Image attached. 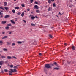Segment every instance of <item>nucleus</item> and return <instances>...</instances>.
<instances>
[{
  "instance_id": "69168bd1",
  "label": "nucleus",
  "mask_w": 76,
  "mask_h": 76,
  "mask_svg": "<svg viewBox=\"0 0 76 76\" xmlns=\"http://www.w3.org/2000/svg\"><path fill=\"white\" fill-rule=\"evenodd\" d=\"M51 28H53V27H51Z\"/></svg>"
},
{
  "instance_id": "774afa93",
  "label": "nucleus",
  "mask_w": 76,
  "mask_h": 76,
  "mask_svg": "<svg viewBox=\"0 0 76 76\" xmlns=\"http://www.w3.org/2000/svg\"><path fill=\"white\" fill-rule=\"evenodd\" d=\"M52 65L53 66V64H52Z\"/></svg>"
},
{
  "instance_id": "a19ab883",
  "label": "nucleus",
  "mask_w": 76,
  "mask_h": 76,
  "mask_svg": "<svg viewBox=\"0 0 76 76\" xmlns=\"http://www.w3.org/2000/svg\"><path fill=\"white\" fill-rule=\"evenodd\" d=\"M48 11H50V10H51V9L50 7L49 8V9H48Z\"/></svg>"
},
{
  "instance_id": "412c9836",
  "label": "nucleus",
  "mask_w": 76,
  "mask_h": 76,
  "mask_svg": "<svg viewBox=\"0 0 76 76\" xmlns=\"http://www.w3.org/2000/svg\"><path fill=\"white\" fill-rule=\"evenodd\" d=\"M48 3H49V4H50L51 3V0H48Z\"/></svg>"
},
{
  "instance_id": "6ab92c4d",
  "label": "nucleus",
  "mask_w": 76,
  "mask_h": 76,
  "mask_svg": "<svg viewBox=\"0 0 76 76\" xmlns=\"http://www.w3.org/2000/svg\"><path fill=\"white\" fill-rule=\"evenodd\" d=\"M21 12H18V13H17V14L18 15H21Z\"/></svg>"
},
{
  "instance_id": "f704fd0d",
  "label": "nucleus",
  "mask_w": 76,
  "mask_h": 76,
  "mask_svg": "<svg viewBox=\"0 0 76 76\" xmlns=\"http://www.w3.org/2000/svg\"><path fill=\"white\" fill-rule=\"evenodd\" d=\"M49 37H50V38H53V36H52V35H50Z\"/></svg>"
},
{
  "instance_id": "8fccbe9b",
  "label": "nucleus",
  "mask_w": 76,
  "mask_h": 76,
  "mask_svg": "<svg viewBox=\"0 0 76 76\" xmlns=\"http://www.w3.org/2000/svg\"><path fill=\"white\" fill-rule=\"evenodd\" d=\"M2 15V13L0 11V15Z\"/></svg>"
},
{
  "instance_id": "58836bf2",
  "label": "nucleus",
  "mask_w": 76,
  "mask_h": 76,
  "mask_svg": "<svg viewBox=\"0 0 76 76\" xmlns=\"http://www.w3.org/2000/svg\"><path fill=\"white\" fill-rule=\"evenodd\" d=\"M12 28H16V27L15 26H12Z\"/></svg>"
},
{
  "instance_id": "5fc2aeb1",
  "label": "nucleus",
  "mask_w": 76,
  "mask_h": 76,
  "mask_svg": "<svg viewBox=\"0 0 76 76\" xmlns=\"http://www.w3.org/2000/svg\"><path fill=\"white\" fill-rule=\"evenodd\" d=\"M5 33V32H2L3 34H4Z\"/></svg>"
},
{
  "instance_id": "3c124183",
  "label": "nucleus",
  "mask_w": 76,
  "mask_h": 76,
  "mask_svg": "<svg viewBox=\"0 0 76 76\" xmlns=\"http://www.w3.org/2000/svg\"><path fill=\"white\" fill-rule=\"evenodd\" d=\"M51 1L52 2H54V0H51Z\"/></svg>"
},
{
  "instance_id": "6e6552de",
  "label": "nucleus",
  "mask_w": 76,
  "mask_h": 76,
  "mask_svg": "<svg viewBox=\"0 0 76 76\" xmlns=\"http://www.w3.org/2000/svg\"><path fill=\"white\" fill-rule=\"evenodd\" d=\"M9 15H6L5 16L4 18H5V19H6V18H9Z\"/></svg>"
},
{
  "instance_id": "1a4fd4ad",
  "label": "nucleus",
  "mask_w": 76,
  "mask_h": 76,
  "mask_svg": "<svg viewBox=\"0 0 76 76\" xmlns=\"http://www.w3.org/2000/svg\"><path fill=\"white\" fill-rule=\"evenodd\" d=\"M25 14V13H24V12H23L21 14V16L22 17H23L24 16V15Z\"/></svg>"
},
{
  "instance_id": "dca6fc26",
  "label": "nucleus",
  "mask_w": 76,
  "mask_h": 76,
  "mask_svg": "<svg viewBox=\"0 0 76 76\" xmlns=\"http://www.w3.org/2000/svg\"><path fill=\"white\" fill-rule=\"evenodd\" d=\"M31 19L32 20H34V19H35V17H31Z\"/></svg>"
},
{
  "instance_id": "b1692460",
  "label": "nucleus",
  "mask_w": 76,
  "mask_h": 76,
  "mask_svg": "<svg viewBox=\"0 0 76 76\" xmlns=\"http://www.w3.org/2000/svg\"><path fill=\"white\" fill-rule=\"evenodd\" d=\"M17 43H18V44H21L22 42L18 41V42H17Z\"/></svg>"
},
{
  "instance_id": "e2e57ef3",
  "label": "nucleus",
  "mask_w": 76,
  "mask_h": 76,
  "mask_svg": "<svg viewBox=\"0 0 76 76\" xmlns=\"http://www.w3.org/2000/svg\"><path fill=\"white\" fill-rule=\"evenodd\" d=\"M16 0H14V1H16Z\"/></svg>"
},
{
  "instance_id": "7c9ffc66",
  "label": "nucleus",
  "mask_w": 76,
  "mask_h": 76,
  "mask_svg": "<svg viewBox=\"0 0 76 76\" xmlns=\"http://www.w3.org/2000/svg\"><path fill=\"white\" fill-rule=\"evenodd\" d=\"M53 7H56V4L55 3L53 4Z\"/></svg>"
},
{
  "instance_id": "e433bc0d",
  "label": "nucleus",
  "mask_w": 76,
  "mask_h": 76,
  "mask_svg": "<svg viewBox=\"0 0 76 76\" xmlns=\"http://www.w3.org/2000/svg\"><path fill=\"white\" fill-rule=\"evenodd\" d=\"M15 44H15V43H13L12 44V46H13V45H15Z\"/></svg>"
},
{
  "instance_id": "7ed1b4c3",
  "label": "nucleus",
  "mask_w": 76,
  "mask_h": 76,
  "mask_svg": "<svg viewBox=\"0 0 76 76\" xmlns=\"http://www.w3.org/2000/svg\"><path fill=\"white\" fill-rule=\"evenodd\" d=\"M10 70L11 71H9V73H14V72H17V70L16 69H10Z\"/></svg>"
},
{
  "instance_id": "a18cd8bd",
  "label": "nucleus",
  "mask_w": 76,
  "mask_h": 76,
  "mask_svg": "<svg viewBox=\"0 0 76 76\" xmlns=\"http://www.w3.org/2000/svg\"><path fill=\"white\" fill-rule=\"evenodd\" d=\"M39 56H41V55H42V54L41 53H39Z\"/></svg>"
},
{
  "instance_id": "a211bd4d",
  "label": "nucleus",
  "mask_w": 76,
  "mask_h": 76,
  "mask_svg": "<svg viewBox=\"0 0 76 76\" xmlns=\"http://www.w3.org/2000/svg\"><path fill=\"white\" fill-rule=\"evenodd\" d=\"M4 9L6 10H7L9 9V8L8 7H4Z\"/></svg>"
},
{
  "instance_id": "a878e982",
  "label": "nucleus",
  "mask_w": 76,
  "mask_h": 76,
  "mask_svg": "<svg viewBox=\"0 0 76 76\" xmlns=\"http://www.w3.org/2000/svg\"><path fill=\"white\" fill-rule=\"evenodd\" d=\"M13 69H18V67H17L16 66H15L13 67Z\"/></svg>"
},
{
  "instance_id": "0eeeda50",
  "label": "nucleus",
  "mask_w": 76,
  "mask_h": 76,
  "mask_svg": "<svg viewBox=\"0 0 76 76\" xmlns=\"http://www.w3.org/2000/svg\"><path fill=\"white\" fill-rule=\"evenodd\" d=\"M72 48L73 50H75V47L74 46H73L72 47Z\"/></svg>"
},
{
  "instance_id": "37998d69",
  "label": "nucleus",
  "mask_w": 76,
  "mask_h": 76,
  "mask_svg": "<svg viewBox=\"0 0 76 76\" xmlns=\"http://www.w3.org/2000/svg\"><path fill=\"white\" fill-rule=\"evenodd\" d=\"M13 58H15V59H17V58L15 56H13Z\"/></svg>"
},
{
  "instance_id": "393cba45",
  "label": "nucleus",
  "mask_w": 76,
  "mask_h": 76,
  "mask_svg": "<svg viewBox=\"0 0 76 76\" xmlns=\"http://www.w3.org/2000/svg\"><path fill=\"white\" fill-rule=\"evenodd\" d=\"M1 58H6V56H2Z\"/></svg>"
},
{
  "instance_id": "f03ea898",
  "label": "nucleus",
  "mask_w": 76,
  "mask_h": 76,
  "mask_svg": "<svg viewBox=\"0 0 76 76\" xmlns=\"http://www.w3.org/2000/svg\"><path fill=\"white\" fill-rule=\"evenodd\" d=\"M55 65H56V66L58 68H57V67H55L54 68V70H59V66L57 64L56 62H54L53 63Z\"/></svg>"
},
{
  "instance_id": "4c0bfd02",
  "label": "nucleus",
  "mask_w": 76,
  "mask_h": 76,
  "mask_svg": "<svg viewBox=\"0 0 76 76\" xmlns=\"http://www.w3.org/2000/svg\"><path fill=\"white\" fill-rule=\"evenodd\" d=\"M21 6H22V7H25V5L23 4H22L21 5Z\"/></svg>"
},
{
  "instance_id": "052dcab7",
  "label": "nucleus",
  "mask_w": 76,
  "mask_h": 76,
  "mask_svg": "<svg viewBox=\"0 0 76 76\" xmlns=\"http://www.w3.org/2000/svg\"><path fill=\"white\" fill-rule=\"evenodd\" d=\"M70 2H72V0H70Z\"/></svg>"
},
{
  "instance_id": "ea45409f",
  "label": "nucleus",
  "mask_w": 76,
  "mask_h": 76,
  "mask_svg": "<svg viewBox=\"0 0 76 76\" xmlns=\"http://www.w3.org/2000/svg\"><path fill=\"white\" fill-rule=\"evenodd\" d=\"M35 4H38V2L35 1Z\"/></svg>"
},
{
  "instance_id": "864d4df0",
  "label": "nucleus",
  "mask_w": 76,
  "mask_h": 76,
  "mask_svg": "<svg viewBox=\"0 0 76 76\" xmlns=\"http://www.w3.org/2000/svg\"><path fill=\"white\" fill-rule=\"evenodd\" d=\"M64 45H65V46H67V44L66 43H65L64 44Z\"/></svg>"
},
{
  "instance_id": "bf43d9fd",
  "label": "nucleus",
  "mask_w": 76,
  "mask_h": 76,
  "mask_svg": "<svg viewBox=\"0 0 76 76\" xmlns=\"http://www.w3.org/2000/svg\"><path fill=\"white\" fill-rule=\"evenodd\" d=\"M59 14H60V15H62V14H61V13H60V12H59Z\"/></svg>"
},
{
  "instance_id": "c85d7f7f",
  "label": "nucleus",
  "mask_w": 76,
  "mask_h": 76,
  "mask_svg": "<svg viewBox=\"0 0 76 76\" xmlns=\"http://www.w3.org/2000/svg\"><path fill=\"white\" fill-rule=\"evenodd\" d=\"M0 9H2V10H4V9L3 8V7H0Z\"/></svg>"
},
{
  "instance_id": "13d9d810",
  "label": "nucleus",
  "mask_w": 76,
  "mask_h": 76,
  "mask_svg": "<svg viewBox=\"0 0 76 76\" xmlns=\"http://www.w3.org/2000/svg\"><path fill=\"white\" fill-rule=\"evenodd\" d=\"M16 66H17L18 67V66H19V65H16Z\"/></svg>"
},
{
  "instance_id": "cd10ccee",
  "label": "nucleus",
  "mask_w": 76,
  "mask_h": 76,
  "mask_svg": "<svg viewBox=\"0 0 76 76\" xmlns=\"http://www.w3.org/2000/svg\"><path fill=\"white\" fill-rule=\"evenodd\" d=\"M69 36H72H72H73L74 35L72 34V33H70L69 34Z\"/></svg>"
},
{
  "instance_id": "f257e3e1",
  "label": "nucleus",
  "mask_w": 76,
  "mask_h": 76,
  "mask_svg": "<svg viewBox=\"0 0 76 76\" xmlns=\"http://www.w3.org/2000/svg\"><path fill=\"white\" fill-rule=\"evenodd\" d=\"M51 67L50 65V64H46L45 65V67L44 68V70L45 69V68H47V69H49V68H51Z\"/></svg>"
},
{
  "instance_id": "09e8293b",
  "label": "nucleus",
  "mask_w": 76,
  "mask_h": 76,
  "mask_svg": "<svg viewBox=\"0 0 76 76\" xmlns=\"http://www.w3.org/2000/svg\"><path fill=\"white\" fill-rule=\"evenodd\" d=\"M67 63H68V64H70V62H69V61H67Z\"/></svg>"
},
{
  "instance_id": "de8ad7c7",
  "label": "nucleus",
  "mask_w": 76,
  "mask_h": 76,
  "mask_svg": "<svg viewBox=\"0 0 76 76\" xmlns=\"http://www.w3.org/2000/svg\"><path fill=\"white\" fill-rule=\"evenodd\" d=\"M8 61H6L5 62V63H8Z\"/></svg>"
},
{
  "instance_id": "0e129e2a",
  "label": "nucleus",
  "mask_w": 76,
  "mask_h": 76,
  "mask_svg": "<svg viewBox=\"0 0 76 76\" xmlns=\"http://www.w3.org/2000/svg\"><path fill=\"white\" fill-rule=\"evenodd\" d=\"M1 66H0V68H1Z\"/></svg>"
},
{
  "instance_id": "9b49d317",
  "label": "nucleus",
  "mask_w": 76,
  "mask_h": 76,
  "mask_svg": "<svg viewBox=\"0 0 76 76\" xmlns=\"http://www.w3.org/2000/svg\"><path fill=\"white\" fill-rule=\"evenodd\" d=\"M7 59H11L12 58V57L10 56H7Z\"/></svg>"
},
{
  "instance_id": "c03bdc74",
  "label": "nucleus",
  "mask_w": 76,
  "mask_h": 76,
  "mask_svg": "<svg viewBox=\"0 0 76 76\" xmlns=\"http://www.w3.org/2000/svg\"><path fill=\"white\" fill-rule=\"evenodd\" d=\"M27 11H29V10H30V9L29 8H28L27 9Z\"/></svg>"
},
{
  "instance_id": "423d86ee",
  "label": "nucleus",
  "mask_w": 76,
  "mask_h": 76,
  "mask_svg": "<svg viewBox=\"0 0 76 76\" xmlns=\"http://www.w3.org/2000/svg\"><path fill=\"white\" fill-rule=\"evenodd\" d=\"M4 6H7V3L6 2H4Z\"/></svg>"
},
{
  "instance_id": "4d7b16f0",
  "label": "nucleus",
  "mask_w": 76,
  "mask_h": 76,
  "mask_svg": "<svg viewBox=\"0 0 76 76\" xmlns=\"http://www.w3.org/2000/svg\"><path fill=\"white\" fill-rule=\"evenodd\" d=\"M9 75H12V74L11 73H9Z\"/></svg>"
},
{
  "instance_id": "c756f323",
  "label": "nucleus",
  "mask_w": 76,
  "mask_h": 76,
  "mask_svg": "<svg viewBox=\"0 0 76 76\" xmlns=\"http://www.w3.org/2000/svg\"><path fill=\"white\" fill-rule=\"evenodd\" d=\"M31 26H35V24H34L33 23H31Z\"/></svg>"
},
{
  "instance_id": "f3484780",
  "label": "nucleus",
  "mask_w": 76,
  "mask_h": 76,
  "mask_svg": "<svg viewBox=\"0 0 76 76\" xmlns=\"http://www.w3.org/2000/svg\"><path fill=\"white\" fill-rule=\"evenodd\" d=\"M7 38V36H5L4 37H3V38H2V39H4V38Z\"/></svg>"
},
{
  "instance_id": "2f4dec72",
  "label": "nucleus",
  "mask_w": 76,
  "mask_h": 76,
  "mask_svg": "<svg viewBox=\"0 0 76 76\" xmlns=\"http://www.w3.org/2000/svg\"><path fill=\"white\" fill-rule=\"evenodd\" d=\"M30 1L32 3L34 2V0H30Z\"/></svg>"
},
{
  "instance_id": "f8f14e48",
  "label": "nucleus",
  "mask_w": 76,
  "mask_h": 76,
  "mask_svg": "<svg viewBox=\"0 0 76 76\" xmlns=\"http://www.w3.org/2000/svg\"><path fill=\"white\" fill-rule=\"evenodd\" d=\"M2 24H5V23H6V21H2Z\"/></svg>"
},
{
  "instance_id": "473e14b6",
  "label": "nucleus",
  "mask_w": 76,
  "mask_h": 76,
  "mask_svg": "<svg viewBox=\"0 0 76 76\" xmlns=\"http://www.w3.org/2000/svg\"><path fill=\"white\" fill-rule=\"evenodd\" d=\"M69 6L70 7H72V6H73V5H71V4H69Z\"/></svg>"
},
{
  "instance_id": "9d476101",
  "label": "nucleus",
  "mask_w": 76,
  "mask_h": 76,
  "mask_svg": "<svg viewBox=\"0 0 76 76\" xmlns=\"http://www.w3.org/2000/svg\"><path fill=\"white\" fill-rule=\"evenodd\" d=\"M11 22L12 23V24H15V22L14 21H13V20H11Z\"/></svg>"
},
{
  "instance_id": "bb28decb",
  "label": "nucleus",
  "mask_w": 76,
  "mask_h": 76,
  "mask_svg": "<svg viewBox=\"0 0 76 76\" xmlns=\"http://www.w3.org/2000/svg\"><path fill=\"white\" fill-rule=\"evenodd\" d=\"M12 12L13 13H15V10H12Z\"/></svg>"
},
{
  "instance_id": "c9c22d12",
  "label": "nucleus",
  "mask_w": 76,
  "mask_h": 76,
  "mask_svg": "<svg viewBox=\"0 0 76 76\" xmlns=\"http://www.w3.org/2000/svg\"><path fill=\"white\" fill-rule=\"evenodd\" d=\"M13 67V65H10V67L11 68H12Z\"/></svg>"
},
{
  "instance_id": "6e6d98bb",
  "label": "nucleus",
  "mask_w": 76,
  "mask_h": 76,
  "mask_svg": "<svg viewBox=\"0 0 76 76\" xmlns=\"http://www.w3.org/2000/svg\"><path fill=\"white\" fill-rule=\"evenodd\" d=\"M12 34V33L11 32H10L9 33V34Z\"/></svg>"
},
{
  "instance_id": "4468645a",
  "label": "nucleus",
  "mask_w": 76,
  "mask_h": 76,
  "mask_svg": "<svg viewBox=\"0 0 76 76\" xmlns=\"http://www.w3.org/2000/svg\"><path fill=\"white\" fill-rule=\"evenodd\" d=\"M6 43H7V45H10L11 44V42H6Z\"/></svg>"
},
{
  "instance_id": "aec40b11",
  "label": "nucleus",
  "mask_w": 76,
  "mask_h": 76,
  "mask_svg": "<svg viewBox=\"0 0 76 76\" xmlns=\"http://www.w3.org/2000/svg\"><path fill=\"white\" fill-rule=\"evenodd\" d=\"M3 50L5 51H7V50L6 48L4 49Z\"/></svg>"
},
{
  "instance_id": "39448f33",
  "label": "nucleus",
  "mask_w": 76,
  "mask_h": 76,
  "mask_svg": "<svg viewBox=\"0 0 76 76\" xmlns=\"http://www.w3.org/2000/svg\"><path fill=\"white\" fill-rule=\"evenodd\" d=\"M3 64H4V61H2V60L1 61H0V66H2V65H3Z\"/></svg>"
},
{
  "instance_id": "603ef678",
  "label": "nucleus",
  "mask_w": 76,
  "mask_h": 76,
  "mask_svg": "<svg viewBox=\"0 0 76 76\" xmlns=\"http://www.w3.org/2000/svg\"><path fill=\"white\" fill-rule=\"evenodd\" d=\"M23 22H25V23H26V21L25 20H23Z\"/></svg>"
},
{
  "instance_id": "4be33fe9",
  "label": "nucleus",
  "mask_w": 76,
  "mask_h": 76,
  "mask_svg": "<svg viewBox=\"0 0 76 76\" xmlns=\"http://www.w3.org/2000/svg\"><path fill=\"white\" fill-rule=\"evenodd\" d=\"M15 9H16V10L19 9V7H15Z\"/></svg>"
},
{
  "instance_id": "5701e85b",
  "label": "nucleus",
  "mask_w": 76,
  "mask_h": 76,
  "mask_svg": "<svg viewBox=\"0 0 76 76\" xmlns=\"http://www.w3.org/2000/svg\"><path fill=\"white\" fill-rule=\"evenodd\" d=\"M7 26H12V24H7Z\"/></svg>"
},
{
  "instance_id": "ddd939ff",
  "label": "nucleus",
  "mask_w": 76,
  "mask_h": 76,
  "mask_svg": "<svg viewBox=\"0 0 76 76\" xmlns=\"http://www.w3.org/2000/svg\"><path fill=\"white\" fill-rule=\"evenodd\" d=\"M9 28L10 27L9 26H6L5 27V29L7 30H8L9 29Z\"/></svg>"
},
{
  "instance_id": "72a5a7b5",
  "label": "nucleus",
  "mask_w": 76,
  "mask_h": 76,
  "mask_svg": "<svg viewBox=\"0 0 76 76\" xmlns=\"http://www.w3.org/2000/svg\"><path fill=\"white\" fill-rule=\"evenodd\" d=\"M0 44H3V42L2 41H0Z\"/></svg>"
},
{
  "instance_id": "49530a36",
  "label": "nucleus",
  "mask_w": 76,
  "mask_h": 76,
  "mask_svg": "<svg viewBox=\"0 0 76 76\" xmlns=\"http://www.w3.org/2000/svg\"><path fill=\"white\" fill-rule=\"evenodd\" d=\"M3 16L2 15H1L0 16V18H3Z\"/></svg>"
},
{
  "instance_id": "2eb2a0df",
  "label": "nucleus",
  "mask_w": 76,
  "mask_h": 76,
  "mask_svg": "<svg viewBox=\"0 0 76 76\" xmlns=\"http://www.w3.org/2000/svg\"><path fill=\"white\" fill-rule=\"evenodd\" d=\"M36 12L37 13H40V11L39 10H36Z\"/></svg>"
},
{
  "instance_id": "680f3d73",
  "label": "nucleus",
  "mask_w": 76,
  "mask_h": 76,
  "mask_svg": "<svg viewBox=\"0 0 76 76\" xmlns=\"http://www.w3.org/2000/svg\"><path fill=\"white\" fill-rule=\"evenodd\" d=\"M56 16H57V17H58V15H56Z\"/></svg>"
},
{
  "instance_id": "338daca9",
  "label": "nucleus",
  "mask_w": 76,
  "mask_h": 76,
  "mask_svg": "<svg viewBox=\"0 0 76 76\" xmlns=\"http://www.w3.org/2000/svg\"><path fill=\"white\" fill-rule=\"evenodd\" d=\"M15 21H17V20H15Z\"/></svg>"
},
{
  "instance_id": "20e7f679",
  "label": "nucleus",
  "mask_w": 76,
  "mask_h": 76,
  "mask_svg": "<svg viewBox=\"0 0 76 76\" xmlns=\"http://www.w3.org/2000/svg\"><path fill=\"white\" fill-rule=\"evenodd\" d=\"M33 8L34 9H39L38 6L37 5H35L34 7Z\"/></svg>"
},
{
  "instance_id": "79ce46f5",
  "label": "nucleus",
  "mask_w": 76,
  "mask_h": 76,
  "mask_svg": "<svg viewBox=\"0 0 76 76\" xmlns=\"http://www.w3.org/2000/svg\"><path fill=\"white\" fill-rule=\"evenodd\" d=\"M4 71H5V72H7V69H4Z\"/></svg>"
}]
</instances>
